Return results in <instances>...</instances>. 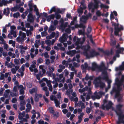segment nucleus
Returning a JSON list of instances; mask_svg holds the SVG:
<instances>
[{
  "label": "nucleus",
  "mask_w": 124,
  "mask_h": 124,
  "mask_svg": "<svg viewBox=\"0 0 124 124\" xmlns=\"http://www.w3.org/2000/svg\"><path fill=\"white\" fill-rule=\"evenodd\" d=\"M50 99L52 101H54L55 104V106L57 107H59L60 103L59 101L57 100L55 96L52 95L50 96Z\"/></svg>",
  "instance_id": "15"
},
{
  "label": "nucleus",
  "mask_w": 124,
  "mask_h": 124,
  "mask_svg": "<svg viewBox=\"0 0 124 124\" xmlns=\"http://www.w3.org/2000/svg\"><path fill=\"white\" fill-rule=\"evenodd\" d=\"M29 5L30 7V10H28V11L29 12V13L28 16L27 20L30 22H33L34 21V17L32 14L30 13V12L32 10V7L31 4L29 3Z\"/></svg>",
  "instance_id": "8"
},
{
  "label": "nucleus",
  "mask_w": 124,
  "mask_h": 124,
  "mask_svg": "<svg viewBox=\"0 0 124 124\" xmlns=\"http://www.w3.org/2000/svg\"><path fill=\"white\" fill-rule=\"evenodd\" d=\"M32 7L34 8V11L36 12V15L38 16L37 18L36 19L37 21V22H39V18L40 16L42 15V13H41L40 14H39L38 11V8H37L36 6V5H33Z\"/></svg>",
  "instance_id": "16"
},
{
  "label": "nucleus",
  "mask_w": 124,
  "mask_h": 124,
  "mask_svg": "<svg viewBox=\"0 0 124 124\" xmlns=\"http://www.w3.org/2000/svg\"><path fill=\"white\" fill-rule=\"evenodd\" d=\"M45 43L47 44L48 45H50L51 44V41L50 40H46L45 41Z\"/></svg>",
  "instance_id": "64"
},
{
  "label": "nucleus",
  "mask_w": 124,
  "mask_h": 124,
  "mask_svg": "<svg viewBox=\"0 0 124 124\" xmlns=\"http://www.w3.org/2000/svg\"><path fill=\"white\" fill-rule=\"evenodd\" d=\"M111 39L110 41V44L112 46L114 45L116 43V41L115 39L113 37V36L111 35Z\"/></svg>",
  "instance_id": "26"
},
{
  "label": "nucleus",
  "mask_w": 124,
  "mask_h": 124,
  "mask_svg": "<svg viewBox=\"0 0 124 124\" xmlns=\"http://www.w3.org/2000/svg\"><path fill=\"white\" fill-rule=\"evenodd\" d=\"M85 1L83 0L82 2H80L81 5L80 6V8L78 10V11L79 14V16H80L83 13V9H85L86 8V7L84 4Z\"/></svg>",
  "instance_id": "12"
},
{
  "label": "nucleus",
  "mask_w": 124,
  "mask_h": 124,
  "mask_svg": "<svg viewBox=\"0 0 124 124\" xmlns=\"http://www.w3.org/2000/svg\"><path fill=\"white\" fill-rule=\"evenodd\" d=\"M68 62L65 61H63L62 62L63 65L65 66L66 67L67 66H68Z\"/></svg>",
  "instance_id": "60"
},
{
  "label": "nucleus",
  "mask_w": 124,
  "mask_h": 124,
  "mask_svg": "<svg viewBox=\"0 0 124 124\" xmlns=\"http://www.w3.org/2000/svg\"><path fill=\"white\" fill-rule=\"evenodd\" d=\"M87 95L86 93H84L82 95H81V99L83 101L85 102V98L84 96H86Z\"/></svg>",
  "instance_id": "41"
},
{
  "label": "nucleus",
  "mask_w": 124,
  "mask_h": 124,
  "mask_svg": "<svg viewBox=\"0 0 124 124\" xmlns=\"http://www.w3.org/2000/svg\"><path fill=\"white\" fill-rule=\"evenodd\" d=\"M4 13L6 15L8 16L9 13V9L8 8H7L6 9H5L4 11Z\"/></svg>",
  "instance_id": "42"
},
{
  "label": "nucleus",
  "mask_w": 124,
  "mask_h": 124,
  "mask_svg": "<svg viewBox=\"0 0 124 124\" xmlns=\"http://www.w3.org/2000/svg\"><path fill=\"white\" fill-rule=\"evenodd\" d=\"M48 80L47 78H43L39 82L40 84V83H41L42 81H45L46 82Z\"/></svg>",
  "instance_id": "62"
},
{
  "label": "nucleus",
  "mask_w": 124,
  "mask_h": 124,
  "mask_svg": "<svg viewBox=\"0 0 124 124\" xmlns=\"http://www.w3.org/2000/svg\"><path fill=\"white\" fill-rule=\"evenodd\" d=\"M21 26H18L17 27V29H21L23 31H25L26 29L24 27V26L23 25V23L22 22L21 23Z\"/></svg>",
  "instance_id": "39"
},
{
  "label": "nucleus",
  "mask_w": 124,
  "mask_h": 124,
  "mask_svg": "<svg viewBox=\"0 0 124 124\" xmlns=\"http://www.w3.org/2000/svg\"><path fill=\"white\" fill-rule=\"evenodd\" d=\"M55 33L54 32H53L50 36H47L46 38L47 39H50L54 37L55 35Z\"/></svg>",
  "instance_id": "44"
},
{
  "label": "nucleus",
  "mask_w": 124,
  "mask_h": 124,
  "mask_svg": "<svg viewBox=\"0 0 124 124\" xmlns=\"http://www.w3.org/2000/svg\"><path fill=\"white\" fill-rule=\"evenodd\" d=\"M97 15L98 16H100L101 15H102L103 16H104V15L103 14H101V12L99 10H98L96 13Z\"/></svg>",
  "instance_id": "52"
},
{
  "label": "nucleus",
  "mask_w": 124,
  "mask_h": 124,
  "mask_svg": "<svg viewBox=\"0 0 124 124\" xmlns=\"http://www.w3.org/2000/svg\"><path fill=\"white\" fill-rule=\"evenodd\" d=\"M32 64L31 65L29 68L30 70L31 71H34L35 72H37L38 71L35 68V65L36 63V61H33L32 62Z\"/></svg>",
  "instance_id": "14"
},
{
  "label": "nucleus",
  "mask_w": 124,
  "mask_h": 124,
  "mask_svg": "<svg viewBox=\"0 0 124 124\" xmlns=\"http://www.w3.org/2000/svg\"><path fill=\"white\" fill-rule=\"evenodd\" d=\"M91 14L89 13L88 16H83L82 17L80 18V20L82 22L85 23L88 19V17H91Z\"/></svg>",
  "instance_id": "21"
},
{
  "label": "nucleus",
  "mask_w": 124,
  "mask_h": 124,
  "mask_svg": "<svg viewBox=\"0 0 124 124\" xmlns=\"http://www.w3.org/2000/svg\"><path fill=\"white\" fill-rule=\"evenodd\" d=\"M25 68V65L23 64L21 68L19 69L18 70V72L20 73L22 77L24 75L23 72Z\"/></svg>",
  "instance_id": "20"
},
{
  "label": "nucleus",
  "mask_w": 124,
  "mask_h": 124,
  "mask_svg": "<svg viewBox=\"0 0 124 124\" xmlns=\"http://www.w3.org/2000/svg\"><path fill=\"white\" fill-rule=\"evenodd\" d=\"M112 25L115 27L114 33L115 35H118V32L121 30H123V26L121 25H119L118 24H116L115 23H112Z\"/></svg>",
  "instance_id": "9"
},
{
  "label": "nucleus",
  "mask_w": 124,
  "mask_h": 124,
  "mask_svg": "<svg viewBox=\"0 0 124 124\" xmlns=\"http://www.w3.org/2000/svg\"><path fill=\"white\" fill-rule=\"evenodd\" d=\"M11 70L12 73L13 74H15L16 73V71H17L15 69V68H12L11 69Z\"/></svg>",
  "instance_id": "63"
},
{
  "label": "nucleus",
  "mask_w": 124,
  "mask_h": 124,
  "mask_svg": "<svg viewBox=\"0 0 124 124\" xmlns=\"http://www.w3.org/2000/svg\"><path fill=\"white\" fill-rule=\"evenodd\" d=\"M70 99L71 101H74L75 102V107H77V103H76L78 101V99L77 97H76L74 98L73 97H71L70 98Z\"/></svg>",
  "instance_id": "32"
},
{
  "label": "nucleus",
  "mask_w": 124,
  "mask_h": 124,
  "mask_svg": "<svg viewBox=\"0 0 124 124\" xmlns=\"http://www.w3.org/2000/svg\"><path fill=\"white\" fill-rule=\"evenodd\" d=\"M77 17H74L73 19V21L71 22L70 23L71 26L73 25L74 24L75 22L76 21L77 19Z\"/></svg>",
  "instance_id": "54"
},
{
  "label": "nucleus",
  "mask_w": 124,
  "mask_h": 124,
  "mask_svg": "<svg viewBox=\"0 0 124 124\" xmlns=\"http://www.w3.org/2000/svg\"><path fill=\"white\" fill-rule=\"evenodd\" d=\"M116 48L117 50L116 51V54L115 56H114L113 58V60L112 61L110 62L109 63L112 64L113 63L114 61L116 60V57H119V53H121L124 50V48H120L119 47V45L118 44V45L116 46Z\"/></svg>",
  "instance_id": "7"
},
{
  "label": "nucleus",
  "mask_w": 124,
  "mask_h": 124,
  "mask_svg": "<svg viewBox=\"0 0 124 124\" xmlns=\"http://www.w3.org/2000/svg\"><path fill=\"white\" fill-rule=\"evenodd\" d=\"M19 36L23 39L24 40L26 39L25 33L21 31H20L19 32Z\"/></svg>",
  "instance_id": "24"
},
{
  "label": "nucleus",
  "mask_w": 124,
  "mask_h": 124,
  "mask_svg": "<svg viewBox=\"0 0 124 124\" xmlns=\"http://www.w3.org/2000/svg\"><path fill=\"white\" fill-rule=\"evenodd\" d=\"M77 53L76 51L75 50L70 51L67 52V54L71 56H73Z\"/></svg>",
  "instance_id": "31"
},
{
  "label": "nucleus",
  "mask_w": 124,
  "mask_h": 124,
  "mask_svg": "<svg viewBox=\"0 0 124 124\" xmlns=\"http://www.w3.org/2000/svg\"><path fill=\"white\" fill-rule=\"evenodd\" d=\"M108 95L105 96V99L103 101V104L102 106V108L103 109H108L111 107L112 103L109 101H108L107 99L108 97Z\"/></svg>",
  "instance_id": "6"
},
{
  "label": "nucleus",
  "mask_w": 124,
  "mask_h": 124,
  "mask_svg": "<svg viewBox=\"0 0 124 124\" xmlns=\"http://www.w3.org/2000/svg\"><path fill=\"white\" fill-rule=\"evenodd\" d=\"M73 40L74 42H75L76 45L77 46L76 49H79V51H77L78 53L80 52L82 49L83 50L84 54L89 58L99 54L98 52H96L94 50H92L91 51H90L89 50L90 47L88 45L86 46H82V43L80 42V39H79L76 36H75Z\"/></svg>",
  "instance_id": "2"
},
{
  "label": "nucleus",
  "mask_w": 124,
  "mask_h": 124,
  "mask_svg": "<svg viewBox=\"0 0 124 124\" xmlns=\"http://www.w3.org/2000/svg\"><path fill=\"white\" fill-rule=\"evenodd\" d=\"M77 106H79V107H81L82 108H84L85 107L84 104L81 101L79 102L77 104Z\"/></svg>",
  "instance_id": "38"
},
{
  "label": "nucleus",
  "mask_w": 124,
  "mask_h": 124,
  "mask_svg": "<svg viewBox=\"0 0 124 124\" xmlns=\"http://www.w3.org/2000/svg\"><path fill=\"white\" fill-rule=\"evenodd\" d=\"M48 111L49 112L51 113L54 114V111L53 109V108L52 107L49 108L48 109Z\"/></svg>",
  "instance_id": "49"
},
{
  "label": "nucleus",
  "mask_w": 124,
  "mask_h": 124,
  "mask_svg": "<svg viewBox=\"0 0 124 124\" xmlns=\"http://www.w3.org/2000/svg\"><path fill=\"white\" fill-rule=\"evenodd\" d=\"M81 67L82 69L83 70L89 69V67L86 63H85L84 65H82Z\"/></svg>",
  "instance_id": "37"
},
{
  "label": "nucleus",
  "mask_w": 124,
  "mask_h": 124,
  "mask_svg": "<svg viewBox=\"0 0 124 124\" xmlns=\"http://www.w3.org/2000/svg\"><path fill=\"white\" fill-rule=\"evenodd\" d=\"M18 87L20 89V94H23L24 93V90L25 89V87H23L22 85H19Z\"/></svg>",
  "instance_id": "23"
},
{
  "label": "nucleus",
  "mask_w": 124,
  "mask_h": 124,
  "mask_svg": "<svg viewBox=\"0 0 124 124\" xmlns=\"http://www.w3.org/2000/svg\"><path fill=\"white\" fill-rule=\"evenodd\" d=\"M123 107V105L121 104H119L116 106V112L118 116V120L117 122L118 124L124 123V115L122 113Z\"/></svg>",
  "instance_id": "4"
},
{
  "label": "nucleus",
  "mask_w": 124,
  "mask_h": 124,
  "mask_svg": "<svg viewBox=\"0 0 124 124\" xmlns=\"http://www.w3.org/2000/svg\"><path fill=\"white\" fill-rule=\"evenodd\" d=\"M72 92L73 90L72 89H71L70 91L68 90L66 92V93L68 96H69L70 94Z\"/></svg>",
  "instance_id": "61"
},
{
  "label": "nucleus",
  "mask_w": 124,
  "mask_h": 124,
  "mask_svg": "<svg viewBox=\"0 0 124 124\" xmlns=\"http://www.w3.org/2000/svg\"><path fill=\"white\" fill-rule=\"evenodd\" d=\"M14 66L15 65L12 64V63L11 62L10 63H9L7 67L8 68H11L13 67H14Z\"/></svg>",
  "instance_id": "56"
},
{
  "label": "nucleus",
  "mask_w": 124,
  "mask_h": 124,
  "mask_svg": "<svg viewBox=\"0 0 124 124\" xmlns=\"http://www.w3.org/2000/svg\"><path fill=\"white\" fill-rule=\"evenodd\" d=\"M41 55H44V57L46 58H49V56L48 55V53L47 52H45L44 53L42 54Z\"/></svg>",
  "instance_id": "55"
},
{
  "label": "nucleus",
  "mask_w": 124,
  "mask_h": 124,
  "mask_svg": "<svg viewBox=\"0 0 124 124\" xmlns=\"http://www.w3.org/2000/svg\"><path fill=\"white\" fill-rule=\"evenodd\" d=\"M47 86L49 87V90L50 91H52V85L51 84V83L50 80H48L46 82Z\"/></svg>",
  "instance_id": "34"
},
{
  "label": "nucleus",
  "mask_w": 124,
  "mask_h": 124,
  "mask_svg": "<svg viewBox=\"0 0 124 124\" xmlns=\"http://www.w3.org/2000/svg\"><path fill=\"white\" fill-rule=\"evenodd\" d=\"M25 103L24 101H23L20 102V105L21 106L20 108V109L22 111L24 110L25 109L24 106L25 105Z\"/></svg>",
  "instance_id": "28"
},
{
  "label": "nucleus",
  "mask_w": 124,
  "mask_h": 124,
  "mask_svg": "<svg viewBox=\"0 0 124 124\" xmlns=\"http://www.w3.org/2000/svg\"><path fill=\"white\" fill-rule=\"evenodd\" d=\"M60 22L61 23H62V24L61 25V27L62 28H63L62 29H64V28L65 27L67 26L68 24V23H65V24H64V26H63V23L64 22V20H63V19H61L60 20Z\"/></svg>",
  "instance_id": "35"
},
{
  "label": "nucleus",
  "mask_w": 124,
  "mask_h": 124,
  "mask_svg": "<svg viewBox=\"0 0 124 124\" xmlns=\"http://www.w3.org/2000/svg\"><path fill=\"white\" fill-rule=\"evenodd\" d=\"M11 31L10 33L13 35V36L16 38L17 36L16 35V27L14 25L11 26L10 27Z\"/></svg>",
  "instance_id": "17"
},
{
  "label": "nucleus",
  "mask_w": 124,
  "mask_h": 124,
  "mask_svg": "<svg viewBox=\"0 0 124 124\" xmlns=\"http://www.w3.org/2000/svg\"><path fill=\"white\" fill-rule=\"evenodd\" d=\"M24 115L25 113L24 111L22 113H19L18 116L19 119L20 120H22L23 117H24Z\"/></svg>",
  "instance_id": "36"
},
{
  "label": "nucleus",
  "mask_w": 124,
  "mask_h": 124,
  "mask_svg": "<svg viewBox=\"0 0 124 124\" xmlns=\"http://www.w3.org/2000/svg\"><path fill=\"white\" fill-rule=\"evenodd\" d=\"M124 70V61L123 62L122 64V65L120 66L119 67H116L115 68V70L116 71H117L119 70Z\"/></svg>",
  "instance_id": "25"
},
{
  "label": "nucleus",
  "mask_w": 124,
  "mask_h": 124,
  "mask_svg": "<svg viewBox=\"0 0 124 124\" xmlns=\"http://www.w3.org/2000/svg\"><path fill=\"white\" fill-rule=\"evenodd\" d=\"M105 93L102 91H100L98 93L96 92L94 93V95L92 96V98L94 100L96 99H99L101 96L102 95H104Z\"/></svg>",
  "instance_id": "10"
},
{
  "label": "nucleus",
  "mask_w": 124,
  "mask_h": 124,
  "mask_svg": "<svg viewBox=\"0 0 124 124\" xmlns=\"http://www.w3.org/2000/svg\"><path fill=\"white\" fill-rule=\"evenodd\" d=\"M80 57V55H77L76 57H74L73 58V61H74L76 60V59H77V62H80V60L78 59V58H79Z\"/></svg>",
  "instance_id": "43"
},
{
  "label": "nucleus",
  "mask_w": 124,
  "mask_h": 124,
  "mask_svg": "<svg viewBox=\"0 0 124 124\" xmlns=\"http://www.w3.org/2000/svg\"><path fill=\"white\" fill-rule=\"evenodd\" d=\"M10 91L9 89L6 90L4 93V96L6 98H9L10 97V95H9V93H10Z\"/></svg>",
  "instance_id": "29"
},
{
  "label": "nucleus",
  "mask_w": 124,
  "mask_h": 124,
  "mask_svg": "<svg viewBox=\"0 0 124 124\" xmlns=\"http://www.w3.org/2000/svg\"><path fill=\"white\" fill-rule=\"evenodd\" d=\"M80 25H75L74 26H72L70 25V26H69V28L65 30V31L69 33H70V28H71L72 30L74 29L75 28H77L78 27H80Z\"/></svg>",
  "instance_id": "18"
},
{
  "label": "nucleus",
  "mask_w": 124,
  "mask_h": 124,
  "mask_svg": "<svg viewBox=\"0 0 124 124\" xmlns=\"http://www.w3.org/2000/svg\"><path fill=\"white\" fill-rule=\"evenodd\" d=\"M41 97L42 95L40 94H36L35 97V101H38L39 99L41 98Z\"/></svg>",
  "instance_id": "33"
},
{
  "label": "nucleus",
  "mask_w": 124,
  "mask_h": 124,
  "mask_svg": "<svg viewBox=\"0 0 124 124\" xmlns=\"http://www.w3.org/2000/svg\"><path fill=\"white\" fill-rule=\"evenodd\" d=\"M28 10V9L27 10ZM28 11H26L25 12L23 13V14L21 15L23 19H24L25 18V16H26L28 14Z\"/></svg>",
  "instance_id": "53"
},
{
  "label": "nucleus",
  "mask_w": 124,
  "mask_h": 124,
  "mask_svg": "<svg viewBox=\"0 0 124 124\" xmlns=\"http://www.w3.org/2000/svg\"><path fill=\"white\" fill-rule=\"evenodd\" d=\"M19 48L20 49V53L21 54H23L25 52V50L27 49V46H23L22 45L19 46Z\"/></svg>",
  "instance_id": "22"
},
{
  "label": "nucleus",
  "mask_w": 124,
  "mask_h": 124,
  "mask_svg": "<svg viewBox=\"0 0 124 124\" xmlns=\"http://www.w3.org/2000/svg\"><path fill=\"white\" fill-rule=\"evenodd\" d=\"M84 115V114L82 112L80 113V115L78 116V120L77 122V123L78 122L79 123H80L81 122Z\"/></svg>",
  "instance_id": "30"
},
{
  "label": "nucleus",
  "mask_w": 124,
  "mask_h": 124,
  "mask_svg": "<svg viewBox=\"0 0 124 124\" xmlns=\"http://www.w3.org/2000/svg\"><path fill=\"white\" fill-rule=\"evenodd\" d=\"M37 91V88H33L31 89L30 90V92L31 94Z\"/></svg>",
  "instance_id": "45"
},
{
  "label": "nucleus",
  "mask_w": 124,
  "mask_h": 124,
  "mask_svg": "<svg viewBox=\"0 0 124 124\" xmlns=\"http://www.w3.org/2000/svg\"><path fill=\"white\" fill-rule=\"evenodd\" d=\"M9 43L10 44H12V45L13 46H15V41H13L12 40H10L9 41Z\"/></svg>",
  "instance_id": "50"
},
{
  "label": "nucleus",
  "mask_w": 124,
  "mask_h": 124,
  "mask_svg": "<svg viewBox=\"0 0 124 124\" xmlns=\"http://www.w3.org/2000/svg\"><path fill=\"white\" fill-rule=\"evenodd\" d=\"M27 35V36L31 35V31L27 30L26 31Z\"/></svg>",
  "instance_id": "57"
},
{
  "label": "nucleus",
  "mask_w": 124,
  "mask_h": 124,
  "mask_svg": "<svg viewBox=\"0 0 124 124\" xmlns=\"http://www.w3.org/2000/svg\"><path fill=\"white\" fill-rule=\"evenodd\" d=\"M124 76L122 75L120 80H119V78H116L115 79V82L114 86L113 87L112 90L110 93L112 95L114 93H115L116 98H117L118 101H121L123 95L120 94V92L122 90V85L124 82Z\"/></svg>",
  "instance_id": "3"
},
{
  "label": "nucleus",
  "mask_w": 124,
  "mask_h": 124,
  "mask_svg": "<svg viewBox=\"0 0 124 124\" xmlns=\"http://www.w3.org/2000/svg\"><path fill=\"white\" fill-rule=\"evenodd\" d=\"M93 77L90 76L89 77L88 75L87 74L85 78L82 79V80L84 82V85H85L87 83V82H86L85 81H87L89 79V80L88 82V84L89 86H90L91 83V81L93 79Z\"/></svg>",
  "instance_id": "13"
},
{
  "label": "nucleus",
  "mask_w": 124,
  "mask_h": 124,
  "mask_svg": "<svg viewBox=\"0 0 124 124\" xmlns=\"http://www.w3.org/2000/svg\"><path fill=\"white\" fill-rule=\"evenodd\" d=\"M17 91V87L16 86H14L13 89V91L15 92V93H10V95L12 97H13L16 95L17 93L16 92Z\"/></svg>",
  "instance_id": "27"
},
{
  "label": "nucleus",
  "mask_w": 124,
  "mask_h": 124,
  "mask_svg": "<svg viewBox=\"0 0 124 124\" xmlns=\"http://www.w3.org/2000/svg\"><path fill=\"white\" fill-rule=\"evenodd\" d=\"M20 14L19 13H16L13 14V16L15 18H17L20 16Z\"/></svg>",
  "instance_id": "59"
},
{
  "label": "nucleus",
  "mask_w": 124,
  "mask_h": 124,
  "mask_svg": "<svg viewBox=\"0 0 124 124\" xmlns=\"http://www.w3.org/2000/svg\"><path fill=\"white\" fill-rule=\"evenodd\" d=\"M69 67L71 69V70L73 71L74 70V67L72 66V64H69Z\"/></svg>",
  "instance_id": "58"
},
{
  "label": "nucleus",
  "mask_w": 124,
  "mask_h": 124,
  "mask_svg": "<svg viewBox=\"0 0 124 124\" xmlns=\"http://www.w3.org/2000/svg\"><path fill=\"white\" fill-rule=\"evenodd\" d=\"M26 107H27V109H26V111L28 112L29 111L30 109L31 108V106L30 104H27L26 105Z\"/></svg>",
  "instance_id": "48"
},
{
  "label": "nucleus",
  "mask_w": 124,
  "mask_h": 124,
  "mask_svg": "<svg viewBox=\"0 0 124 124\" xmlns=\"http://www.w3.org/2000/svg\"><path fill=\"white\" fill-rule=\"evenodd\" d=\"M67 37L68 35L67 34H64L62 35V37L60 38L59 39V40L60 42L63 43L65 47H66L67 46V43H65L64 42L67 41Z\"/></svg>",
  "instance_id": "11"
},
{
  "label": "nucleus",
  "mask_w": 124,
  "mask_h": 124,
  "mask_svg": "<svg viewBox=\"0 0 124 124\" xmlns=\"http://www.w3.org/2000/svg\"><path fill=\"white\" fill-rule=\"evenodd\" d=\"M94 4L92 2L90 3L88 5V8L89 10H91L92 12L94 11V9L98 8V4L99 3L101 4L100 7L101 8H109L108 6L104 4L101 3L100 1L99 0H94Z\"/></svg>",
  "instance_id": "5"
},
{
  "label": "nucleus",
  "mask_w": 124,
  "mask_h": 124,
  "mask_svg": "<svg viewBox=\"0 0 124 124\" xmlns=\"http://www.w3.org/2000/svg\"><path fill=\"white\" fill-rule=\"evenodd\" d=\"M88 94H87V95L86 97V99L87 101H88L90 98V94H91V91L89 92H88Z\"/></svg>",
  "instance_id": "51"
},
{
  "label": "nucleus",
  "mask_w": 124,
  "mask_h": 124,
  "mask_svg": "<svg viewBox=\"0 0 124 124\" xmlns=\"http://www.w3.org/2000/svg\"><path fill=\"white\" fill-rule=\"evenodd\" d=\"M34 49L33 48H32L31 49V53H30V54L31 57L32 58H33L35 56V55L34 54H32V53L34 52Z\"/></svg>",
  "instance_id": "47"
},
{
  "label": "nucleus",
  "mask_w": 124,
  "mask_h": 124,
  "mask_svg": "<svg viewBox=\"0 0 124 124\" xmlns=\"http://www.w3.org/2000/svg\"><path fill=\"white\" fill-rule=\"evenodd\" d=\"M16 40L17 42H21V43H22L24 40L23 39L21 38L19 36L17 38Z\"/></svg>",
  "instance_id": "40"
},
{
  "label": "nucleus",
  "mask_w": 124,
  "mask_h": 124,
  "mask_svg": "<svg viewBox=\"0 0 124 124\" xmlns=\"http://www.w3.org/2000/svg\"><path fill=\"white\" fill-rule=\"evenodd\" d=\"M8 55L11 57L12 58H14L16 57V55L14 53H13L10 52L8 53Z\"/></svg>",
  "instance_id": "46"
},
{
  "label": "nucleus",
  "mask_w": 124,
  "mask_h": 124,
  "mask_svg": "<svg viewBox=\"0 0 124 124\" xmlns=\"http://www.w3.org/2000/svg\"><path fill=\"white\" fill-rule=\"evenodd\" d=\"M85 91H88V92H89V91L90 92V91H91L90 88V87H88L87 86H86L85 88H83L82 89L80 88L79 90V92L81 93Z\"/></svg>",
  "instance_id": "19"
},
{
  "label": "nucleus",
  "mask_w": 124,
  "mask_h": 124,
  "mask_svg": "<svg viewBox=\"0 0 124 124\" xmlns=\"http://www.w3.org/2000/svg\"><path fill=\"white\" fill-rule=\"evenodd\" d=\"M92 70H96L99 69L102 72V74L101 76L96 78L93 81V83L96 87L99 86L100 87L103 88L105 86L104 83L101 82V80H103L107 81L108 84V87L105 88V91L107 92L108 90L111 87L110 83L112 82L111 80L108 78L107 72V69L105 66L104 64L102 62H101L100 66L99 67L95 62H93L92 64Z\"/></svg>",
  "instance_id": "1"
}]
</instances>
